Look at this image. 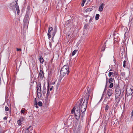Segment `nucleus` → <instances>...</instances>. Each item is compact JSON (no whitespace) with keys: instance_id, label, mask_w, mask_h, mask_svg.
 <instances>
[{"instance_id":"nucleus-1","label":"nucleus","mask_w":133,"mask_h":133,"mask_svg":"<svg viewBox=\"0 0 133 133\" xmlns=\"http://www.w3.org/2000/svg\"><path fill=\"white\" fill-rule=\"evenodd\" d=\"M90 89H89L88 90V89L87 90V92L85 94L84 96L82 98H83V99L84 98V100L83 102L80 106L81 111L83 113L81 115V118L82 119H83V117L84 115V113L85 112L86 110L88 100L90 95Z\"/></svg>"},{"instance_id":"nucleus-2","label":"nucleus","mask_w":133,"mask_h":133,"mask_svg":"<svg viewBox=\"0 0 133 133\" xmlns=\"http://www.w3.org/2000/svg\"><path fill=\"white\" fill-rule=\"evenodd\" d=\"M114 88L115 89V101L116 102L117 105L121 98V96H120L121 90L118 84H114Z\"/></svg>"},{"instance_id":"nucleus-3","label":"nucleus","mask_w":133,"mask_h":133,"mask_svg":"<svg viewBox=\"0 0 133 133\" xmlns=\"http://www.w3.org/2000/svg\"><path fill=\"white\" fill-rule=\"evenodd\" d=\"M83 100V98H82L76 104V111L74 114L75 117L77 119H79L81 116L80 107Z\"/></svg>"},{"instance_id":"nucleus-4","label":"nucleus","mask_w":133,"mask_h":133,"mask_svg":"<svg viewBox=\"0 0 133 133\" xmlns=\"http://www.w3.org/2000/svg\"><path fill=\"white\" fill-rule=\"evenodd\" d=\"M69 67L67 65H65L62 68L60 72V76L61 77L63 78L66 74H68L70 72Z\"/></svg>"},{"instance_id":"nucleus-5","label":"nucleus","mask_w":133,"mask_h":133,"mask_svg":"<svg viewBox=\"0 0 133 133\" xmlns=\"http://www.w3.org/2000/svg\"><path fill=\"white\" fill-rule=\"evenodd\" d=\"M30 14L28 13H26L25 15V16L23 22L25 25L28 24L29 21V17Z\"/></svg>"},{"instance_id":"nucleus-6","label":"nucleus","mask_w":133,"mask_h":133,"mask_svg":"<svg viewBox=\"0 0 133 133\" xmlns=\"http://www.w3.org/2000/svg\"><path fill=\"white\" fill-rule=\"evenodd\" d=\"M132 94L131 93H129L127 91V90L125 96V99H127L128 100L129 99V100L130 101L132 97Z\"/></svg>"},{"instance_id":"nucleus-7","label":"nucleus","mask_w":133,"mask_h":133,"mask_svg":"<svg viewBox=\"0 0 133 133\" xmlns=\"http://www.w3.org/2000/svg\"><path fill=\"white\" fill-rule=\"evenodd\" d=\"M47 91L46 97V99H48V96L50 93V92L49 91V82L48 83V85L47 86Z\"/></svg>"},{"instance_id":"nucleus-8","label":"nucleus","mask_w":133,"mask_h":133,"mask_svg":"<svg viewBox=\"0 0 133 133\" xmlns=\"http://www.w3.org/2000/svg\"><path fill=\"white\" fill-rule=\"evenodd\" d=\"M36 89H37L36 92H38L39 91H41V83L40 82L38 83L37 85V86L36 88Z\"/></svg>"},{"instance_id":"nucleus-9","label":"nucleus","mask_w":133,"mask_h":133,"mask_svg":"<svg viewBox=\"0 0 133 133\" xmlns=\"http://www.w3.org/2000/svg\"><path fill=\"white\" fill-rule=\"evenodd\" d=\"M44 73L42 70L41 67L39 72V76L41 78H43L44 77Z\"/></svg>"},{"instance_id":"nucleus-10","label":"nucleus","mask_w":133,"mask_h":133,"mask_svg":"<svg viewBox=\"0 0 133 133\" xmlns=\"http://www.w3.org/2000/svg\"><path fill=\"white\" fill-rule=\"evenodd\" d=\"M73 121L71 118L69 117L67 121V124L69 125H71Z\"/></svg>"},{"instance_id":"nucleus-11","label":"nucleus","mask_w":133,"mask_h":133,"mask_svg":"<svg viewBox=\"0 0 133 133\" xmlns=\"http://www.w3.org/2000/svg\"><path fill=\"white\" fill-rule=\"evenodd\" d=\"M113 92L112 89H108L107 91V94L108 96H111L113 94Z\"/></svg>"},{"instance_id":"nucleus-12","label":"nucleus","mask_w":133,"mask_h":133,"mask_svg":"<svg viewBox=\"0 0 133 133\" xmlns=\"http://www.w3.org/2000/svg\"><path fill=\"white\" fill-rule=\"evenodd\" d=\"M105 6V4L104 3H102L99 6L98 10L100 12H101L103 11V9Z\"/></svg>"},{"instance_id":"nucleus-13","label":"nucleus","mask_w":133,"mask_h":133,"mask_svg":"<svg viewBox=\"0 0 133 133\" xmlns=\"http://www.w3.org/2000/svg\"><path fill=\"white\" fill-rule=\"evenodd\" d=\"M57 26L56 25H55L54 27V29L53 32L52 33V38H53L55 36V34L57 32Z\"/></svg>"},{"instance_id":"nucleus-14","label":"nucleus","mask_w":133,"mask_h":133,"mask_svg":"<svg viewBox=\"0 0 133 133\" xmlns=\"http://www.w3.org/2000/svg\"><path fill=\"white\" fill-rule=\"evenodd\" d=\"M37 92V96L38 98H40L42 96L41 93V91H39Z\"/></svg>"},{"instance_id":"nucleus-15","label":"nucleus","mask_w":133,"mask_h":133,"mask_svg":"<svg viewBox=\"0 0 133 133\" xmlns=\"http://www.w3.org/2000/svg\"><path fill=\"white\" fill-rule=\"evenodd\" d=\"M39 59L40 63L43 64L44 62V59L41 56H39Z\"/></svg>"},{"instance_id":"nucleus-16","label":"nucleus","mask_w":133,"mask_h":133,"mask_svg":"<svg viewBox=\"0 0 133 133\" xmlns=\"http://www.w3.org/2000/svg\"><path fill=\"white\" fill-rule=\"evenodd\" d=\"M43 91L42 92L43 96H45V93L46 92V88L45 87V85L43 86Z\"/></svg>"},{"instance_id":"nucleus-17","label":"nucleus","mask_w":133,"mask_h":133,"mask_svg":"<svg viewBox=\"0 0 133 133\" xmlns=\"http://www.w3.org/2000/svg\"><path fill=\"white\" fill-rule=\"evenodd\" d=\"M25 111H27V110H25V109L24 108H22L21 111V112L22 114H23V115H24L25 114Z\"/></svg>"},{"instance_id":"nucleus-18","label":"nucleus","mask_w":133,"mask_h":133,"mask_svg":"<svg viewBox=\"0 0 133 133\" xmlns=\"http://www.w3.org/2000/svg\"><path fill=\"white\" fill-rule=\"evenodd\" d=\"M53 30V28L52 27H49L48 28V33L49 34H51V31H52Z\"/></svg>"},{"instance_id":"nucleus-19","label":"nucleus","mask_w":133,"mask_h":133,"mask_svg":"<svg viewBox=\"0 0 133 133\" xmlns=\"http://www.w3.org/2000/svg\"><path fill=\"white\" fill-rule=\"evenodd\" d=\"M106 42H105L104 43V45L103 46L101 51H104L105 50V47H106Z\"/></svg>"},{"instance_id":"nucleus-20","label":"nucleus","mask_w":133,"mask_h":133,"mask_svg":"<svg viewBox=\"0 0 133 133\" xmlns=\"http://www.w3.org/2000/svg\"><path fill=\"white\" fill-rule=\"evenodd\" d=\"M92 10V9L91 8H89L85 10L86 12L91 11Z\"/></svg>"},{"instance_id":"nucleus-21","label":"nucleus","mask_w":133,"mask_h":133,"mask_svg":"<svg viewBox=\"0 0 133 133\" xmlns=\"http://www.w3.org/2000/svg\"><path fill=\"white\" fill-rule=\"evenodd\" d=\"M30 6L29 5H28L27 6V9L26 13H28L30 14Z\"/></svg>"},{"instance_id":"nucleus-22","label":"nucleus","mask_w":133,"mask_h":133,"mask_svg":"<svg viewBox=\"0 0 133 133\" xmlns=\"http://www.w3.org/2000/svg\"><path fill=\"white\" fill-rule=\"evenodd\" d=\"M76 107H74L71 110V114H73L74 113V114H75V112L76 111Z\"/></svg>"},{"instance_id":"nucleus-23","label":"nucleus","mask_w":133,"mask_h":133,"mask_svg":"<svg viewBox=\"0 0 133 133\" xmlns=\"http://www.w3.org/2000/svg\"><path fill=\"white\" fill-rule=\"evenodd\" d=\"M60 84L59 83H58L57 84V85L56 87V92L57 91H58V87H59V85Z\"/></svg>"},{"instance_id":"nucleus-24","label":"nucleus","mask_w":133,"mask_h":133,"mask_svg":"<svg viewBox=\"0 0 133 133\" xmlns=\"http://www.w3.org/2000/svg\"><path fill=\"white\" fill-rule=\"evenodd\" d=\"M99 17V15L98 14H97L95 16V19L97 20L98 19Z\"/></svg>"},{"instance_id":"nucleus-25","label":"nucleus","mask_w":133,"mask_h":133,"mask_svg":"<svg viewBox=\"0 0 133 133\" xmlns=\"http://www.w3.org/2000/svg\"><path fill=\"white\" fill-rule=\"evenodd\" d=\"M114 74V73L113 72H109L108 74V76L109 77L112 76V75Z\"/></svg>"},{"instance_id":"nucleus-26","label":"nucleus","mask_w":133,"mask_h":133,"mask_svg":"<svg viewBox=\"0 0 133 133\" xmlns=\"http://www.w3.org/2000/svg\"><path fill=\"white\" fill-rule=\"evenodd\" d=\"M113 79L112 78H110L108 82L109 83H112V82H113Z\"/></svg>"},{"instance_id":"nucleus-27","label":"nucleus","mask_w":133,"mask_h":133,"mask_svg":"<svg viewBox=\"0 0 133 133\" xmlns=\"http://www.w3.org/2000/svg\"><path fill=\"white\" fill-rule=\"evenodd\" d=\"M37 105L39 106H41L42 105V102L41 101H39L37 103Z\"/></svg>"},{"instance_id":"nucleus-28","label":"nucleus","mask_w":133,"mask_h":133,"mask_svg":"<svg viewBox=\"0 0 133 133\" xmlns=\"http://www.w3.org/2000/svg\"><path fill=\"white\" fill-rule=\"evenodd\" d=\"M110 84L109 86V88H111L114 86V84L113 83H110Z\"/></svg>"},{"instance_id":"nucleus-29","label":"nucleus","mask_w":133,"mask_h":133,"mask_svg":"<svg viewBox=\"0 0 133 133\" xmlns=\"http://www.w3.org/2000/svg\"><path fill=\"white\" fill-rule=\"evenodd\" d=\"M114 75L116 77H117L118 75V74L116 71H115L114 73Z\"/></svg>"},{"instance_id":"nucleus-30","label":"nucleus","mask_w":133,"mask_h":133,"mask_svg":"<svg viewBox=\"0 0 133 133\" xmlns=\"http://www.w3.org/2000/svg\"><path fill=\"white\" fill-rule=\"evenodd\" d=\"M109 108V106L108 105H107L106 107H105V110L107 111L108 110Z\"/></svg>"},{"instance_id":"nucleus-31","label":"nucleus","mask_w":133,"mask_h":133,"mask_svg":"<svg viewBox=\"0 0 133 133\" xmlns=\"http://www.w3.org/2000/svg\"><path fill=\"white\" fill-rule=\"evenodd\" d=\"M16 10L17 11V13L18 15H19L20 12V10H19V8H16Z\"/></svg>"},{"instance_id":"nucleus-32","label":"nucleus","mask_w":133,"mask_h":133,"mask_svg":"<svg viewBox=\"0 0 133 133\" xmlns=\"http://www.w3.org/2000/svg\"><path fill=\"white\" fill-rule=\"evenodd\" d=\"M86 0H82V4H81V6H83Z\"/></svg>"},{"instance_id":"nucleus-33","label":"nucleus","mask_w":133,"mask_h":133,"mask_svg":"<svg viewBox=\"0 0 133 133\" xmlns=\"http://www.w3.org/2000/svg\"><path fill=\"white\" fill-rule=\"evenodd\" d=\"M78 128L77 129V130L76 131V133H79L80 132V127H79V126H78Z\"/></svg>"},{"instance_id":"nucleus-34","label":"nucleus","mask_w":133,"mask_h":133,"mask_svg":"<svg viewBox=\"0 0 133 133\" xmlns=\"http://www.w3.org/2000/svg\"><path fill=\"white\" fill-rule=\"evenodd\" d=\"M21 122H22L21 121H20L19 119L17 121V123L19 125H21L22 124V123H21Z\"/></svg>"},{"instance_id":"nucleus-35","label":"nucleus","mask_w":133,"mask_h":133,"mask_svg":"<svg viewBox=\"0 0 133 133\" xmlns=\"http://www.w3.org/2000/svg\"><path fill=\"white\" fill-rule=\"evenodd\" d=\"M15 2H16V3L15 5V8H16L19 7L18 3H17V1H16Z\"/></svg>"},{"instance_id":"nucleus-36","label":"nucleus","mask_w":133,"mask_h":133,"mask_svg":"<svg viewBox=\"0 0 133 133\" xmlns=\"http://www.w3.org/2000/svg\"><path fill=\"white\" fill-rule=\"evenodd\" d=\"M14 3H11L10 4V7L12 8V9L13 8V7H14Z\"/></svg>"},{"instance_id":"nucleus-37","label":"nucleus","mask_w":133,"mask_h":133,"mask_svg":"<svg viewBox=\"0 0 133 133\" xmlns=\"http://www.w3.org/2000/svg\"><path fill=\"white\" fill-rule=\"evenodd\" d=\"M77 50H74L72 52V56H74V55L77 52Z\"/></svg>"},{"instance_id":"nucleus-38","label":"nucleus","mask_w":133,"mask_h":133,"mask_svg":"<svg viewBox=\"0 0 133 133\" xmlns=\"http://www.w3.org/2000/svg\"><path fill=\"white\" fill-rule=\"evenodd\" d=\"M24 117H21L19 118V120L21 121V122H23L24 120Z\"/></svg>"},{"instance_id":"nucleus-39","label":"nucleus","mask_w":133,"mask_h":133,"mask_svg":"<svg viewBox=\"0 0 133 133\" xmlns=\"http://www.w3.org/2000/svg\"><path fill=\"white\" fill-rule=\"evenodd\" d=\"M126 62V61H124L123 62V66L124 68H125V64Z\"/></svg>"},{"instance_id":"nucleus-40","label":"nucleus","mask_w":133,"mask_h":133,"mask_svg":"<svg viewBox=\"0 0 133 133\" xmlns=\"http://www.w3.org/2000/svg\"><path fill=\"white\" fill-rule=\"evenodd\" d=\"M122 76L124 77L125 75V73L124 72H122L121 73Z\"/></svg>"},{"instance_id":"nucleus-41","label":"nucleus","mask_w":133,"mask_h":133,"mask_svg":"<svg viewBox=\"0 0 133 133\" xmlns=\"http://www.w3.org/2000/svg\"><path fill=\"white\" fill-rule=\"evenodd\" d=\"M5 111H8L9 109L7 107L5 106Z\"/></svg>"},{"instance_id":"nucleus-42","label":"nucleus","mask_w":133,"mask_h":133,"mask_svg":"<svg viewBox=\"0 0 133 133\" xmlns=\"http://www.w3.org/2000/svg\"><path fill=\"white\" fill-rule=\"evenodd\" d=\"M106 83L105 85V87H107V83H108V78L107 77H106Z\"/></svg>"},{"instance_id":"nucleus-43","label":"nucleus","mask_w":133,"mask_h":133,"mask_svg":"<svg viewBox=\"0 0 133 133\" xmlns=\"http://www.w3.org/2000/svg\"><path fill=\"white\" fill-rule=\"evenodd\" d=\"M36 104H37V101L36 98H35L34 100V104L35 105Z\"/></svg>"},{"instance_id":"nucleus-44","label":"nucleus","mask_w":133,"mask_h":133,"mask_svg":"<svg viewBox=\"0 0 133 133\" xmlns=\"http://www.w3.org/2000/svg\"><path fill=\"white\" fill-rule=\"evenodd\" d=\"M53 88H54L53 86H52L50 88H49V90L51 91L53 89Z\"/></svg>"},{"instance_id":"nucleus-45","label":"nucleus","mask_w":133,"mask_h":133,"mask_svg":"<svg viewBox=\"0 0 133 133\" xmlns=\"http://www.w3.org/2000/svg\"><path fill=\"white\" fill-rule=\"evenodd\" d=\"M50 34H49L48 33L47 34V35L48 36V38L49 39H50L51 37Z\"/></svg>"},{"instance_id":"nucleus-46","label":"nucleus","mask_w":133,"mask_h":133,"mask_svg":"<svg viewBox=\"0 0 133 133\" xmlns=\"http://www.w3.org/2000/svg\"><path fill=\"white\" fill-rule=\"evenodd\" d=\"M88 25L87 24H85L84 26V28L85 29H87V26Z\"/></svg>"},{"instance_id":"nucleus-47","label":"nucleus","mask_w":133,"mask_h":133,"mask_svg":"<svg viewBox=\"0 0 133 133\" xmlns=\"http://www.w3.org/2000/svg\"><path fill=\"white\" fill-rule=\"evenodd\" d=\"M16 49H17V51H20L21 50V49L17 48Z\"/></svg>"},{"instance_id":"nucleus-48","label":"nucleus","mask_w":133,"mask_h":133,"mask_svg":"<svg viewBox=\"0 0 133 133\" xmlns=\"http://www.w3.org/2000/svg\"><path fill=\"white\" fill-rule=\"evenodd\" d=\"M34 105L36 108H38V107L37 105V104H35Z\"/></svg>"},{"instance_id":"nucleus-49","label":"nucleus","mask_w":133,"mask_h":133,"mask_svg":"<svg viewBox=\"0 0 133 133\" xmlns=\"http://www.w3.org/2000/svg\"><path fill=\"white\" fill-rule=\"evenodd\" d=\"M92 18H91L89 20V22L90 23L92 21Z\"/></svg>"},{"instance_id":"nucleus-50","label":"nucleus","mask_w":133,"mask_h":133,"mask_svg":"<svg viewBox=\"0 0 133 133\" xmlns=\"http://www.w3.org/2000/svg\"><path fill=\"white\" fill-rule=\"evenodd\" d=\"M133 117V113H131V118H132Z\"/></svg>"},{"instance_id":"nucleus-51","label":"nucleus","mask_w":133,"mask_h":133,"mask_svg":"<svg viewBox=\"0 0 133 133\" xmlns=\"http://www.w3.org/2000/svg\"><path fill=\"white\" fill-rule=\"evenodd\" d=\"M7 119V117H4L3 118V119L4 120H6Z\"/></svg>"},{"instance_id":"nucleus-52","label":"nucleus","mask_w":133,"mask_h":133,"mask_svg":"<svg viewBox=\"0 0 133 133\" xmlns=\"http://www.w3.org/2000/svg\"><path fill=\"white\" fill-rule=\"evenodd\" d=\"M117 40V38H114V41L115 42Z\"/></svg>"},{"instance_id":"nucleus-53","label":"nucleus","mask_w":133,"mask_h":133,"mask_svg":"<svg viewBox=\"0 0 133 133\" xmlns=\"http://www.w3.org/2000/svg\"><path fill=\"white\" fill-rule=\"evenodd\" d=\"M66 23H70V21L69 20L68 21H66Z\"/></svg>"},{"instance_id":"nucleus-54","label":"nucleus","mask_w":133,"mask_h":133,"mask_svg":"<svg viewBox=\"0 0 133 133\" xmlns=\"http://www.w3.org/2000/svg\"><path fill=\"white\" fill-rule=\"evenodd\" d=\"M88 2H91V0H87Z\"/></svg>"},{"instance_id":"nucleus-55","label":"nucleus","mask_w":133,"mask_h":133,"mask_svg":"<svg viewBox=\"0 0 133 133\" xmlns=\"http://www.w3.org/2000/svg\"><path fill=\"white\" fill-rule=\"evenodd\" d=\"M107 87H105V89H104V92H103V94L104 93V92L106 90V88Z\"/></svg>"},{"instance_id":"nucleus-56","label":"nucleus","mask_w":133,"mask_h":133,"mask_svg":"<svg viewBox=\"0 0 133 133\" xmlns=\"http://www.w3.org/2000/svg\"><path fill=\"white\" fill-rule=\"evenodd\" d=\"M18 133H21V130L19 131H18Z\"/></svg>"},{"instance_id":"nucleus-57","label":"nucleus","mask_w":133,"mask_h":133,"mask_svg":"<svg viewBox=\"0 0 133 133\" xmlns=\"http://www.w3.org/2000/svg\"><path fill=\"white\" fill-rule=\"evenodd\" d=\"M111 96H108V97H107L108 98H110V97Z\"/></svg>"},{"instance_id":"nucleus-58","label":"nucleus","mask_w":133,"mask_h":133,"mask_svg":"<svg viewBox=\"0 0 133 133\" xmlns=\"http://www.w3.org/2000/svg\"><path fill=\"white\" fill-rule=\"evenodd\" d=\"M1 78H0V84H1Z\"/></svg>"},{"instance_id":"nucleus-59","label":"nucleus","mask_w":133,"mask_h":133,"mask_svg":"<svg viewBox=\"0 0 133 133\" xmlns=\"http://www.w3.org/2000/svg\"><path fill=\"white\" fill-rule=\"evenodd\" d=\"M55 82H52V84H55Z\"/></svg>"},{"instance_id":"nucleus-60","label":"nucleus","mask_w":133,"mask_h":133,"mask_svg":"<svg viewBox=\"0 0 133 133\" xmlns=\"http://www.w3.org/2000/svg\"><path fill=\"white\" fill-rule=\"evenodd\" d=\"M34 82H33H33H31V83H32V84H33L34 83Z\"/></svg>"},{"instance_id":"nucleus-61","label":"nucleus","mask_w":133,"mask_h":133,"mask_svg":"<svg viewBox=\"0 0 133 133\" xmlns=\"http://www.w3.org/2000/svg\"><path fill=\"white\" fill-rule=\"evenodd\" d=\"M70 36V35H68V36Z\"/></svg>"},{"instance_id":"nucleus-62","label":"nucleus","mask_w":133,"mask_h":133,"mask_svg":"<svg viewBox=\"0 0 133 133\" xmlns=\"http://www.w3.org/2000/svg\"><path fill=\"white\" fill-rule=\"evenodd\" d=\"M112 71V70H111V69L110 70V71Z\"/></svg>"},{"instance_id":"nucleus-63","label":"nucleus","mask_w":133,"mask_h":133,"mask_svg":"<svg viewBox=\"0 0 133 133\" xmlns=\"http://www.w3.org/2000/svg\"><path fill=\"white\" fill-rule=\"evenodd\" d=\"M44 1H47L48 0H44Z\"/></svg>"},{"instance_id":"nucleus-64","label":"nucleus","mask_w":133,"mask_h":133,"mask_svg":"<svg viewBox=\"0 0 133 133\" xmlns=\"http://www.w3.org/2000/svg\"><path fill=\"white\" fill-rule=\"evenodd\" d=\"M0 133H1V131H0Z\"/></svg>"}]
</instances>
